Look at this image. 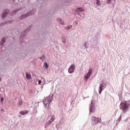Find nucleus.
<instances>
[{"label": "nucleus", "mask_w": 130, "mask_h": 130, "mask_svg": "<svg viewBox=\"0 0 130 130\" xmlns=\"http://www.w3.org/2000/svg\"><path fill=\"white\" fill-rule=\"evenodd\" d=\"M129 105L126 104V103H121L120 105V109L123 110L125 112L127 109H128Z\"/></svg>", "instance_id": "obj_1"}, {"label": "nucleus", "mask_w": 130, "mask_h": 130, "mask_svg": "<svg viewBox=\"0 0 130 130\" xmlns=\"http://www.w3.org/2000/svg\"><path fill=\"white\" fill-rule=\"evenodd\" d=\"M91 120L94 124H97V123H100L101 122V119L99 117L96 118L95 116L91 117Z\"/></svg>", "instance_id": "obj_2"}, {"label": "nucleus", "mask_w": 130, "mask_h": 130, "mask_svg": "<svg viewBox=\"0 0 130 130\" xmlns=\"http://www.w3.org/2000/svg\"><path fill=\"white\" fill-rule=\"evenodd\" d=\"M106 88V86L105 85V84L104 83H103L102 84L100 85V88H99V94H101V93H102V91L104 90Z\"/></svg>", "instance_id": "obj_3"}, {"label": "nucleus", "mask_w": 130, "mask_h": 130, "mask_svg": "<svg viewBox=\"0 0 130 130\" xmlns=\"http://www.w3.org/2000/svg\"><path fill=\"white\" fill-rule=\"evenodd\" d=\"M75 69H76V67L75 66V64H72L69 69L68 73L69 74H73Z\"/></svg>", "instance_id": "obj_4"}, {"label": "nucleus", "mask_w": 130, "mask_h": 130, "mask_svg": "<svg viewBox=\"0 0 130 130\" xmlns=\"http://www.w3.org/2000/svg\"><path fill=\"white\" fill-rule=\"evenodd\" d=\"M91 75H92V70L90 69L87 75L85 76V78L86 80H88L90 77H91Z\"/></svg>", "instance_id": "obj_5"}, {"label": "nucleus", "mask_w": 130, "mask_h": 130, "mask_svg": "<svg viewBox=\"0 0 130 130\" xmlns=\"http://www.w3.org/2000/svg\"><path fill=\"white\" fill-rule=\"evenodd\" d=\"M49 97H47L45 99H44L43 100L44 104H45L46 105L48 103H50V102H51V101H49Z\"/></svg>", "instance_id": "obj_6"}, {"label": "nucleus", "mask_w": 130, "mask_h": 130, "mask_svg": "<svg viewBox=\"0 0 130 130\" xmlns=\"http://www.w3.org/2000/svg\"><path fill=\"white\" fill-rule=\"evenodd\" d=\"M9 13H10V11H9V10L8 9L5 10L4 11V14L2 15L3 18H5V17H6V16H7V15H8Z\"/></svg>", "instance_id": "obj_7"}, {"label": "nucleus", "mask_w": 130, "mask_h": 130, "mask_svg": "<svg viewBox=\"0 0 130 130\" xmlns=\"http://www.w3.org/2000/svg\"><path fill=\"white\" fill-rule=\"evenodd\" d=\"M54 121V118L51 117L50 119L49 120V121L47 123V124L48 125H49L51 122H53Z\"/></svg>", "instance_id": "obj_8"}, {"label": "nucleus", "mask_w": 130, "mask_h": 130, "mask_svg": "<svg viewBox=\"0 0 130 130\" xmlns=\"http://www.w3.org/2000/svg\"><path fill=\"white\" fill-rule=\"evenodd\" d=\"M26 78L27 80H30L31 79V74L28 73H26L25 74Z\"/></svg>", "instance_id": "obj_9"}, {"label": "nucleus", "mask_w": 130, "mask_h": 130, "mask_svg": "<svg viewBox=\"0 0 130 130\" xmlns=\"http://www.w3.org/2000/svg\"><path fill=\"white\" fill-rule=\"evenodd\" d=\"M21 115H25V114H28V111H21L20 112Z\"/></svg>", "instance_id": "obj_10"}, {"label": "nucleus", "mask_w": 130, "mask_h": 130, "mask_svg": "<svg viewBox=\"0 0 130 130\" xmlns=\"http://www.w3.org/2000/svg\"><path fill=\"white\" fill-rule=\"evenodd\" d=\"M58 22L59 24H61L62 25H63V21H62V19L61 18H59L58 19Z\"/></svg>", "instance_id": "obj_11"}, {"label": "nucleus", "mask_w": 130, "mask_h": 130, "mask_svg": "<svg viewBox=\"0 0 130 130\" xmlns=\"http://www.w3.org/2000/svg\"><path fill=\"white\" fill-rule=\"evenodd\" d=\"M77 11L78 12H83L84 11V9L83 8H78Z\"/></svg>", "instance_id": "obj_12"}, {"label": "nucleus", "mask_w": 130, "mask_h": 130, "mask_svg": "<svg viewBox=\"0 0 130 130\" xmlns=\"http://www.w3.org/2000/svg\"><path fill=\"white\" fill-rule=\"evenodd\" d=\"M32 14H30V13H28L26 15H22V16L21 17V19H23V18H26V17H28V16H30Z\"/></svg>", "instance_id": "obj_13"}, {"label": "nucleus", "mask_w": 130, "mask_h": 130, "mask_svg": "<svg viewBox=\"0 0 130 130\" xmlns=\"http://www.w3.org/2000/svg\"><path fill=\"white\" fill-rule=\"evenodd\" d=\"M95 108L93 106L90 107V112H94Z\"/></svg>", "instance_id": "obj_14"}, {"label": "nucleus", "mask_w": 130, "mask_h": 130, "mask_svg": "<svg viewBox=\"0 0 130 130\" xmlns=\"http://www.w3.org/2000/svg\"><path fill=\"white\" fill-rule=\"evenodd\" d=\"M44 66L46 68V70H47V69H48V64H47V62H45L44 63Z\"/></svg>", "instance_id": "obj_15"}, {"label": "nucleus", "mask_w": 130, "mask_h": 130, "mask_svg": "<svg viewBox=\"0 0 130 130\" xmlns=\"http://www.w3.org/2000/svg\"><path fill=\"white\" fill-rule=\"evenodd\" d=\"M62 42H63V43H66V42H67V39H66V38L63 37L62 38Z\"/></svg>", "instance_id": "obj_16"}, {"label": "nucleus", "mask_w": 130, "mask_h": 130, "mask_svg": "<svg viewBox=\"0 0 130 130\" xmlns=\"http://www.w3.org/2000/svg\"><path fill=\"white\" fill-rule=\"evenodd\" d=\"M65 29L66 30H69V29H72V25H70L69 26H67L66 27H65Z\"/></svg>", "instance_id": "obj_17"}, {"label": "nucleus", "mask_w": 130, "mask_h": 130, "mask_svg": "<svg viewBox=\"0 0 130 130\" xmlns=\"http://www.w3.org/2000/svg\"><path fill=\"white\" fill-rule=\"evenodd\" d=\"M5 43V39H3L1 41V44H4Z\"/></svg>", "instance_id": "obj_18"}, {"label": "nucleus", "mask_w": 130, "mask_h": 130, "mask_svg": "<svg viewBox=\"0 0 130 130\" xmlns=\"http://www.w3.org/2000/svg\"><path fill=\"white\" fill-rule=\"evenodd\" d=\"M96 4L98 5V6H100V1L99 0L96 1Z\"/></svg>", "instance_id": "obj_19"}, {"label": "nucleus", "mask_w": 130, "mask_h": 130, "mask_svg": "<svg viewBox=\"0 0 130 130\" xmlns=\"http://www.w3.org/2000/svg\"><path fill=\"white\" fill-rule=\"evenodd\" d=\"M1 102L2 104L4 103V98H1Z\"/></svg>", "instance_id": "obj_20"}, {"label": "nucleus", "mask_w": 130, "mask_h": 130, "mask_svg": "<svg viewBox=\"0 0 130 130\" xmlns=\"http://www.w3.org/2000/svg\"><path fill=\"white\" fill-rule=\"evenodd\" d=\"M110 0H107V4H110Z\"/></svg>", "instance_id": "obj_21"}, {"label": "nucleus", "mask_w": 130, "mask_h": 130, "mask_svg": "<svg viewBox=\"0 0 130 130\" xmlns=\"http://www.w3.org/2000/svg\"><path fill=\"white\" fill-rule=\"evenodd\" d=\"M38 82L39 84L40 85V84H41V80H39Z\"/></svg>", "instance_id": "obj_22"}, {"label": "nucleus", "mask_w": 130, "mask_h": 130, "mask_svg": "<svg viewBox=\"0 0 130 130\" xmlns=\"http://www.w3.org/2000/svg\"><path fill=\"white\" fill-rule=\"evenodd\" d=\"M51 117H52V118H54V117H55L54 115H52Z\"/></svg>", "instance_id": "obj_23"}, {"label": "nucleus", "mask_w": 130, "mask_h": 130, "mask_svg": "<svg viewBox=\"0 0 130 130\" xmlns=\"http://www.w3.org/2000/svg\"><path fill=\"white\" fill-rule=\"evenodd\" d=\"M75 24H76V25H78V21H76V22H75Z\"/></svg>", "instance_id": "obj_24"}, {"label": "nucleus", "mask_w": 130, "mask_h": 130, "mask_svg": "<svg viewBox=\"0 0 130 130\" xmlns=\"http://www.w3.org/2000/svg\"><path fill=\"white\" fill-rule=\"evenodd\" d=\"M19 104H20V105H21V104H22V102H19Z\"/></svg>", "instance_id": "obj_25"}, {"label": "nucleus", "mask_w": 130, "mask_h": 130, "mask_svg": "<svg viewBox=\"0 0 130 130\" xmlns=\"http://www.w3.org/2000/svg\"><path fill=\"white\" fill-rule=\"evenodd\" d=\"M13 14H16V11H13Z\"/></svg>", "instance_id": "obj_26"}, {"label": "nucleus", "mask_w": 130, "mask_h": 130, "mask_svg": "<svg viewBox=\"0 0 130 130\" xmlns=\"http://www.w3.org/2000/svg\"><path fill=\"white\" fill-rule=\"evenodd\" d=\"M43 58H45V57L44 56H43Z\"/></svg>", "instance_id": "obj_27"}, {"label": "nucleus", "mask_w": 130, "mask_h": 130, "mask_svg": "<svg viewBox=\"0 0 130 130\" xmlns=\"http://www.w3.org/2000/svg\"><path fill=\"white\" fill-rule=\"evenodd\" d=\"M2 81V78H0V82Z\"/></svg>", "instance_id": "obj_28"}, {"label": "nucleus", "mask_w": 130, "mask_h": 130, "mask_svg": "<svg viewBox=\"0 0 130 130\" xmlns=\"http://www.w3.org/2000/svg\"><path fill=\"white\" fill-rule=\"evenodd\" d=\"M40 59H42V57H40Z\"/></svg>", "instance_id": "obj_29"}, {"label": "nucleus", "mask_w": 130, "mask_h": 130, "mask_svg": "<svg viewBox=\"0 0 130 130\" xmlns=\"http://www.w3.org/2000/svg\"><path fill=\"white\" fill-rule=\"evenodd\" d=\"M120 118H121V116H120Z\"/></svg>", "instance_id": "obj_30"}]
</instances>
